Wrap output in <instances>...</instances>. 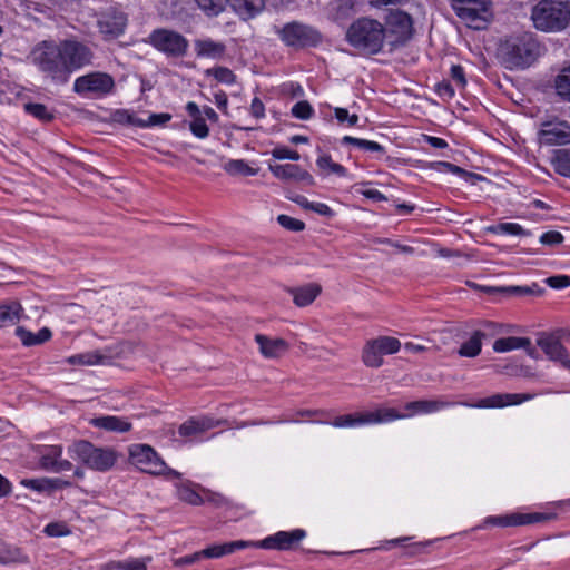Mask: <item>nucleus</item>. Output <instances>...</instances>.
<instances>
[{"instance_id": "6e6552de", "label": "nucleus", "mask_w": 570, "mask_h": 570, "mask_svg": "<svg viewBox=\"0 0 570 570\" xmlns=\"http://www.w3.org/2000/svg\"><path fill=\"white\" fill-rule=\"evenodd\" d=\"M402 344L393 336H379L366 341L362 350V361L365 366L377 368L383 365V356L395 354Z\"/></svg>"}, {"instance_id": "2f4dec72", "label": "nucleus", "mask_w": 570, "mask_h": 570, "mask_svg": "<svg viewBox=\"0 0 570 570\" xmlns=\"http://www.w3.org/2000/svg\"><path fill=\"white\" fill-rule=\"evenodd\" d=\"M224 170L230 176H255L258 168L250 167L244 159H230L224 164Z\"/></svg>"}, {"instance_id": "c756f323", "label": "nucleus", "mask_w": 570, "mask_h": 570, "mask_svg": "<svg viewBox=\"0 0 570 570\" xmlns=\"http://www.w3.org/2000/svg\"><path fill=\"white\" fill-rule=\"evenodd\" d=\"M16 335L24 346H33L48 342L52 336V332L49 327H42L37 333H32L23 326H18Z\"/></svg>"}, {"instance_id": "f3484780", "label": "nucleus", "mask_w": 570, "mask_h": 570, "mask_svg": "<svg viewBox=\"0 0 570 570\" xmlns=\"http://www.w3.org/2000/svg\"><path fill=\"white\" fill-rule=\"evenodd\" d=\"M540 140L546 145H564L570 141V126L567 122L546 124L540 131Z\"/></svg>"}, {"instance_id": "13d9d810", "label": "nucleus", "mask_w": 570, "mask_h": 570, "mask_svg": "<svg viewBox=\"0 0 570 570\" xmlns=\"http://www.w3.org/2000/svg\"><path fill=\"white\" fill-rule=\"evenodd\" d=\"M171 119L170 114H151L148 116V118L144 119V128L145 127H154V126H161L168 122Z\"/></svg>"}, {"instance_id": "4c0bfd02", "label": "nucleus", "mask_w": 570, "mask_h": 570, "mask_svg": "<svg viewBox=\"0 0 570 570\" xmlns=\"http://www.w3.org/2000/svg\"><path fill=\"white\" fill-rule=\"evenodd\" d=\"M488 230L493 234H509L515 236L531 235L529 230L523 229V227L517 223H500L498 225L489 227Z\"/></svg>"}, {"instance_id": "0e129e2a", "label": "nucleus", "mask_w": 570, "mask_h": 570, "mask_svg": "<svg viewBox=\"0 0 570 570\" xmlns=\"http://www.w3.org/2000/svg\"><path fill=\"white\" fill-rule=\"evenodd\" d=\"M250 114L257 119H261L265 116V106H264L263 101L257 97H255L252 100Z\"/></svg>"}, {"instance_id": "3c124183", "label": "nucleus", "mask_w": 570, "mask_h": 570, "mask_svg": "<svg viewBox=\"0 0 570 570\" xmlns=\"http://www.w3.org/2000/svg\"><path fill=\"white\" fill-rule=\"evenodd\" d=\"M21 484L28 489L38 491V492H49V478H39V479H24L21 481Z\"/></svg>"}, {"instance_id": "f257e3e1", "label": "nucleus", "mask_w": 570, "mask_h": 570, "mask_svg": "<svg viewBox=\"0 0 570 570\" xmlns=\"http://www.w3.org/2000/svg\"><path fill=\"white\" fill-rule=\"evenodd\" d=\"M30 57L52 81L66 83L73 71L92 63L94 51L77 39H65L58 43L43 40L32 49Z\"/></svg>"}, {"instance_id": "f8f14e48", "label": "nucleus", "mask_w": 570, "mask_h": 570, "mask_svg": "<svg viewBox=\"0 0 570 570\" xmlns=\"http://www.w3.org/2000/svg\"><path fill=\"white\" fill-rule=\"evenodd\" d=\"M115 87L114 78L104 72H91L78 77L73 83V91L79 95H107Z\"/></svg>"}, {"instance_id": "4be33fe9", "label": "nucleus", "mask_w": 570, "mask_h": 570, "mask_svg": "<svg viewBox=\"0 0 570 570\" xmlns=\"http://www.w3.org/2000/svg\"><path fill=\"white\" fill-rule=\"evenodd\" d=\"M518 348H523L529 356L535 357L537 350L532 346L531 340L528 337L509 336L498 338L493 343V350L498 353H504Z\"/></svg>"}, {"instance_id": "c9c22d12", "label": "nucleus", "mask_w": 570, "mask_h": 570, "mask_svg": "<svg viewBox=\"0 0 570 570\" xmlns=\"http://www.w3.org/2000/svg\"><path fill=\"white\" fill-rule=\"evenodd\" d=\"M62 448L60 445H49L43 449L40 456V464L45 470L51 471L56 462L61 458Z\"/></svg>"}, {"instance_id": "20e7f679", "label": "nucleus", "mask_w": 570, "mask_h": 570, "mask_svg": "<svg viewBox=\"0 0 570 570\" xmlns=\"http://www.w3.org/2000/svg\"><path fill=\"white\" fill-rule=\"evenodd\" d=\"M531 19L539 30H563L570 26V0H541L532 8Z\"/></svg>"}, {"instance_id": "a19ab883", "label": "nucleus", "mask_w": 570, "mask_h": 570, "mask_svg": "<svg viewBox=\"0 0 570 570\" xmlns=\"http://www.w3.org/2000/svg\"><path fill=\"white\" fill-rule=\"evenodd\" d=\"M24 110L32 117L43 121L50 122L55 118V114L42 104L29 102L24 105Z\"/></svg>"}, {"instance_id": "5701e85b", "label": "nucleus", "mask_w": 570, "mask_h": 570, "mask_svg": "<svg viewBox=\"0 0 570 570\" xmlns=\"http://www.w3.org/2000/svg\"><path fill=\"white\" fill-rule=\"evenodd\" d=\"M452 8L456 16L465 21L470 27L480 29L481 26L479 22L485 21V13L489 11V6H462V4H452Z\"/></svg>"}, {"instance_id": "473e14b6", "label": "nucleus", "mask_w": 570, "mask_h": 570, "mask_svg": "<svg viewBox=\"0 0 570 570\" xmlns=\"http://www.w3.org/2000/svg\"><path fill=\"white\" fill-rule=\"evenodd\" d=\"M195 2L203 13L209 18L218 17L228 6V0H195Z\"/></svg>"}, {"instance_id": "9b49d317", "label": "nucleus", "mask_w": 570, "mask_h": 570, "mask_svg": "<svg viewBox=\"0 0 570 570\" xmlns=\"http://www.w3.org/2000/svg\"><path fill=\"white\" fill-rule=\"evenodd\" d=\"M405 416V414L399 413L395 409L383 407L373 412H367L357 415L346 414L336 416L335 420L332 422V425H334L335 428H347L362 424H376L383 422H391L397 419H403Z\"/></svg>"}, {"instance_id": "bf43d9fd", "label": "nucleus", "mask_w": 570, "mask_h": 570, "mask_svg": "<svg viewBox=\"0 0 570 570\" xmlns=\"http://www.w3.org/2000/svg\"><path fill=\"white\" fill-rule=\"evenodd\" d=\"M546 283L550 287L556 288V289L566 288V287L570 286V276H568V275L551 276L546 279Z\"/></svg>"}, {"instance_id": "a211bd4d", "label": "nucleus", "mask_w": 570, "mask_h": 570, "mask_svg": "<svg viewBox=\"0 0 570 570\" xmlns=\"http://www.w3.org/2000/svg\"><path fill=\"white\" fill-rule=\"evenodd\" d=\"M550 517L544 513H512L510 515L491 518V522L499 527H518L543 522L549 520Z\"/></svg>"}, {"instance_id": "37998d69", "label": "nucleus", "mask_w": 570, "mask_h": 570, "mask_svg": "<svg viewBox=\"0 0 570 570\" xmlns=\"http://www.w3.org/2000/svg\"><path fill=\"white\" fill-rule=\"evenodd\" d=\"M430 167L438 169V170L450 171L452 174L460 175L464 178H475L479 180L483 179L482 176H480L478 174L469 173L465 169H463L454 164L448 163V161H435V163H432L430 165Z\"/></svg>"}, {"instance_id": "a878e982", "label": "nucleus", "mask_w": 570, "mask_h": 570, "mask_svg": "<svg viewBox=\"0 0 570 570\" xmlns=\"http://www.w3.org/2000/svg\"><path fill=\"white\" fill-rule=\"evenodd\" d=\"M90 424L97 429L108 432L125 433L131 430L130 422L122 417L112 415L94 417L90 420Z\"/></svg>"}, {"instance_id": "9d476101", "label": "nucleus", "mask_w": 570, "mask_h": 570, "mask_svg": "<svg viewBox=\"0 0 570 570\" xmlns=\"http://www.w3.org/2000/svg\"><path fill=\"white\" fill-rule=\"evenodd\" d=\"M566 335L562 328L552 332L538 333L537 344L553 362H559L564 368L570 371V357L567 348L562 345L561 341Z\"/></svg>"}, {"instance_id": "bb28decb", "label": "nucleus", "mask_w": 570, "mask_h": 570, "mask_svg": "<svg viewBox=\"0 0 570 570\" xmlns=\"http://www.w3.org/2000/svg\"><path fill=\"white\" fill-rule=\"evenodd\" d=\"M23 314L22 305L16 299L0 304V328L17 324Z\"/></svg>"}, {"instance_id": "680f3d73", "label": "nucleus", "mask_w": 570, "mask_h": 570, "mask_svg": "<svg viewBox=\"0 0 570 570\" xmlns=\"http://www.w3.org/2000/svg\"><path fill=\"white\" fill-rule=\"evenodd\" d=\"M451 78L456 85L461 88H464L466 85V79L464 75V70L460 65H453L451 67Z\"/></svg>"}, {"instance_id": "72a5a7b5", "label": "nucleus", "mask_w": 570, "mask_h": 570, "mask_svg": "<svg viewBox=\"0 0 570 570\" xmlns=\"http://www.w3.org/2000/svg\"><path fill=\"white\" fill-rule=\"evenodd\" d=\"M106 361H108V356H105L97 351L72 355L67 358V362L71 365H96L104 364Z\"/></svg>"}, {"instance_id": "f03ea898", "label": "nucleus", "mask_w": 570, "mask_h": 570, "mask_svg": "<svg viewBox=\"0 0 570 570\" xmlns=\"http://www.w3.org/2000/svg\"><path fill=\"white\" fill-rule=\"evenodd\" d=\"M386 29L375 19L360 18L347 29L348 43L366 53L374 55L382 50Z\"/></svg>"}, {"instance_id": "09e8293b", "label": "nucleus", "mask_w": 570, "mask_h": 570, "mask_svg": "<svg viewBox=\"0 0 570 570\" xmlns=\"http://www.w3.org/2000/svg\"><path fill=\"white\" fill-rule=\"evenodd\" d=\"M313 114L314 109L307 100H301L292 108V115L297 119L307 120Z\"/></svg>"}, {"instance_id": "58836bf2", "label": "nucleus", "mask_w": 570, "mask_h": 570, "mask_svg": "<svg viewBox=\"0 0 570 570\" xmlns=\"http://www.w3.org/2000/svg\"><path fill=\"white\" fill-rule=\"evenodd\" d=\"M177 497L183 502L191 505H200L204 503L203 498L190 487V484H177Z\"/></svg>"}, {"instance_id": "7c9ffc66", "label": "nucleus", "mask_w": 570, "mask_h": 570, "mask_svg": "<svg viewBox=\"0 0 570 570\" xmlns=\"http://www.w3.org/2000/svg\"><path fill=\"white\" fill-rule=\"evenodd\" d=\"M485 336V334L481 331H475L472 336L469 338V341L464 342L459 351L458 354L462 357H475L481 353L482 348V338Z\"/></svg>"}, {"instance_id": "49530a36", "label": "nucleus", "mask_w": 570, "mask_h": 570, "mask_svg": "<svg viewBox=\"0 0 570 570\" xmlns=\"http://www.w3.org/2000/svg\"><path fill=\"white\" fill-rule=\"evenodd\" d=\"M207 75H212L218 82L223 83H234L236 80L235 73L227 67H216L213 69L206 70Z\"/></svg>"}, {"instance_id": "338daca9", "label": "nucleus", "mask_w": 570, "mask_h": 570, "mask_svg": "<svg viewBox=\"0 0 570 570\" xmlns=\"http://www.w3.org/2000/svg\"><path fill=\"white\" fill-rule=\"evenodd\" d=\"M494 291L504 292V293L513 294V295H529L530 286H508V287L494 288Z\"/></svg>"}, {"instance_id": "a18cd8bd", "label": "nucleus", "mask_w": 570, "mask_h": 570, "mask_svg": "<svg viewBox=\"0 0 570 570\" xmlns=\"http://www.w3.org/2000/svg\"><path fill=\"white\" fill-rule=\"evenodd\" d=\"M446 403L441 401H414L405 405V409L412 412L431 413L445 406Z\"/></svg>"}, {"instance_id": "39448f33", "label": "nucleus", "mask_w": 570, "mask_h": 570, "mask_svg": "<svg viewBox=\"0 0 570 570\" xmlns=\"http://www.w3.org/2000/svg\"><path fill=\"white\" fill-rule=\"evenodd\" d=\"M129 461L144 473L163 475L166 479L181 478V473L167 466L165 461L148 444H134L129 448Z\"/></svg>"}, {"instance_id": "1a4fd4ad", "label": "nucleus", "mask_w": 570, "mask_h": 570, "mask_svg": "<svg viewBox=\"0 0 570 570\" xmlns=\"http://www.w3.org/2000/svg\"><path fill=\"white\" fill-rule=\"evenodd\" d=\"M149 42L168 57H183L188 49V40L177 31L156 29L149 35Z\"/></svg>"}, {"instance_id": "b1692460", "label": "nucleus", "mask_w": 570, "mask_h": 570, "mask_svg": "<svg viewBox=\"0 0 570 570\" xmlns=\"http://www.w3.org/2000/svg\"><path fill=\"white\" fill-rule=\"evenodd\" d=\"M233 11L244 21L259 14L265 8V0H228Z\"/></svg>"}, {"instance_id": "dca6fc26", "label": "nucleus", "mask_w": 570, "mask_h": 570, "mask_svg": "<svg viewBox=\"0 0 570 570\" xmlns=\"http://www.w3.org/2000/svg\"><path fill=\"white\" fill-rule=\"evenodd\" d=\"M225 422V420H214L209 416L190 417L178 428V433L185 438L196 436Z\"/></svg>"}, {"instance_id": "4d7b16f0", "label": "nucleus", "mask_w": 570, "mask_h": 570, "mask_svg": "<svg viewBox=\"0 0 570 570\" xmlns=\"http://www.w3.org/2000/svg\"><path fill=\"white\" fill-rule=\"evenodd\" d=\"M334 114L338 122L347 121L350 126H355L358 122V116L356 114L350 115L345 108L336 107Z\"/></svg>"}, {"instance_id": "de8ad7c7", "label": "nucleus", "mask_w": 570, "mask_h": 570, "mask_svg": "<svg viewBox=\"0 0 570 570\" xmlns=\"http://www.w3.org/2000/svg\"><path fill=\"white\" fill-rule=\"evenodd\" d=\"M277 223L285 229L291 232H302L305 229V223L297 218L291 217L288 215H278Z\"/></svg>"}, {"instance_id": "5fc2aeb1", "label": "nucleus", "mask_w": 570, "mask_h": 570, "mask_svg": "<svg viewBox=\"0 0 570 570\" xmlns=\"http://www.w3.org/2000/svg\"><path fill=\"white\" fill-rule=\"evenodd\" d=\"M564 237L560 232L549 230L540 236V243L546 246H556L563 242Z\"/></svg>"}, {"instance_id": "864d4df0", "label": "nucleus", "mask_w": 570, "mask_h": 570, "mask_svg": "<svg viewBox=\"0 0 570 570\" xmlns=\"http://www.w3.org/2000/svg\"><path fill=\"white\" fill-rule=\"evenodd\" d=\"M43 532L49 537H63L70 533L67 525L62 522H51L47 524Z\"/></svg>"}, {"instance_id": "c03bdc74", "label": "nucleus", "mask_w": 570, "mask_h": 570, "mask_svg": "<svg viewBox=\"0 0 570 570\" xmlns=\"http://www.w3.org/2000/svg\"><path fill=\"white\" fill-rule=\"evenodd\" d=\"M342 142L345 145H354L361 149L373 151V153H383L384 151V147L382 145H380L376 141H372V140L355 138V137H351V136H344L342 139Z\"/></svg>"}, {"instance_id": "6e6d98bb", "label": "nucleus", "mask_w": 570, "mask_h": 570, "mask_svg": "<svg viewBox=\"0 0 570 570\" xmlns=\"http://www.w3.org/2000/svg\"><path fill=\"white\" fill-rule=\"evenodd\" d=\"M272 156L275 159H291L298 160L301 158L296 150H291L287 147H276L272 150Z\"/></svg>"}, {"instance_id": "4468645a", "label": "nucleus", "mask_w": 570, "mask_h": 570, "mask_svg": "<svg viewBox=\"0 0 570 570\" xmlns=\"http://www.w3.org/2000/svg\"><path fill=\"white\" fill-rule=\"evenodd\" d=\"M387 30L395 36V41L406 42L413 35V21L409 13L404 11L391 12L386 20Z\"/></svg>"}, {"instance_id": "052dcab7", "label": "nucleus", "mask_w": 570, "mask_h": 570, "mask_svg": "<svg viewBox=\"0 0 570 570\" xmlns=\"http://www.w3.org/2000/svg\"><path fill=\"white\" fill-rule=\"evenodd\" d=\"M435 92L441 98H448V99L454 97V94H455L453 86L450 83V81H446V80H443L435 85Z\"/></svg>"}, {"instance_id": "423d86ee", "label": "nucleus", "mask_w": 570, "mask_h": 570, "mask_svg": "<svg viewBox=\"0 0 570 570\" xmlns=\"http://www.w3.org/2000/svg\"><path fill=\"white\" fill-rule=\"evenodd\" d=\"M71 451L83 464L99 472L110 470L118 460V453L114 449L97 448L83 440L73 443Z\"/></svg>"}, {"instance_id": "6ab92c4d", "label": "nucleus", "mask_w": 570, "mask_h": 570, "mask_svg": "<svg viewBox=\"0 0 570 570\" xmlns=\"http://www.w3.org/2000/svg\"><path fill=\"white\" fill-rule=\"evenodd\" d=\"M255 342L259 346L261 354L266 358L281 357L289 348V344L284 338H271L264 334H256Z\"/></svg>"}, {"instance_id": "69168bd1", "label": "nucleus", "mask_w": 570, "mask_h": 570, "mask_svg": "<svg viewBox=\"0 0 570 570\" xmlns=\"http://www.w3.org/2000/svg\"><path fill=\"white\" fill-rule=\"evenodd\" d=\"M202 557V551H198V552H195L193 554H189V556H185V557H181V558H178L174 561V564L176 567H184V566H188V564H191L196 561H198Z\"/></svg>"}, {"instance_id": "c85d7f7f", "label": "nucleus", "mask_w": 570, "mask_h": 570, "mask_svg": "<svg viewBox=\"0 0 570 570\" xmlns=\"http://www.w3.org/2000/svg\"><path fill=\"white\" fill-rule=\"evenodd\" d=\"M254 546L253 542L245 540H237L232 542H225L222 544H214L204 550H202L203 558H220L226 554H230L239 549H245L247 547Z\"/></svg>"}, {"instance_id": "ea45409f", "label": "nucleus", "mask_w": 570, "mask_h": 570, "mask_svg": "<svg viewBox=\"0 0 570 570\" xmlns=\"http://www.w3.org/2000/svg\"><path fill=\"white\" fill-rule=\"evenodd\" d=\"M556 171L564 177L570 178V149H560L553 158Z\"/></svg>"}, {"instance_id": "7ed1b4c3", "label": "nucleus", "mask_w": 570, "mask_h": 570, "mask_svg": "<svg viewBox=\"0 0 570 570\" xmlns=\"http://www.w3.org/2000/svg\"><path fill=\"white\" fill-rule=\"evenodd\" d=\"M500 51L505 63L511 68H525L533 63L541 53V45L531 32H523L508 38Z\"/></svg>"}, {"instance_id": "412c9836", "label": "nucleus", "mask_w": 570, "mask_h": 570, "mask_svg": "<svg viewBox=\"0 0 570 570\" xmlns=\"http://www.w3.org/2000/svg\"><path fill=\"white\" fill-rule=\"evenodd\" d=\"M98 26L100 32L106 37L116 38L124 32L127 17L122 12L107 13L98 21Z\"/></svg>"}, {"instance_id": "79ce46f5", "label": "nucleus", "mask_w": 570, "mask_h": 570, "mask_svg": "<svg viewBox=\"0 0 570 570\" xmlns=\"http://www.w3.org/2000/svg\"><path fill=\"white\" fill-rule=\"evenodd\" d=\"M554 83L557 94L564 100L570 101V66L562 69Z\"/></svg>"}, {"instance_id": "e2e57ef3", "label": "nucleus", "mask_w": 570, "mask_h": 570, "mask_svg": "<svg viewBox=\"0 0 570 570\" xmlns=\"http://www.w3.org/2000/svg\"><path fill=\"white\" fill-rule=\"evenodd\" d=\"M118 569L122 570H147V566L144 561L134 559L118 564Z\"/></svg>"}, {"instance_id": "393cba45", "label": "nucleus", "mask_w": 570, "mask_h": 570, "mask_svg": "<svg viewBox=\"0 0 570 570\" xmlns=\"http://www.w3.org/2000/svg\"><path fill=\"white\" fill-rule=\"evenodd\" d=\"M321 292L322 287L316 283H309L304 286L288 288V293L293 296L294 304L298 307L311 305L321 294Z\"/></svg>"}, {"instance_id": "2eb2a0df", "label": "nucleus", "mask_w": 570, "mask_h": 570, "mask_svg": "<svg viewBox=\"0 0 570 570\" xmlns=\"http://www.w3.org/2000/svg\"><path fill=\"white\" fill-rule=\"evenodd\" d=\"M269 170L276 178L282 180L303 181L307 186L315 185L313 176L295 164L269 165Z\"/></svg>"}, {"instance_id": "774afa93", "label": "nucleus", "mask_w": 570, "mask_h": 570, "mask_svg": "<svg viewBox=\"0 0 570 570\" xmlns=\"http://www.w3.org/2000/svg\"><path fill=\"white\" fill-rule=\"evenodd\" d=\"M311 210L325 217L334 216V210L324 203H314L313 206H311Z\"/></svg>"}, {"instance_id": "8fccbe9b", "label": "nucleus", "mask_w": 570, "mask_h": 570, "mask_svg": "<svg viewBox=\"0 0 570 570\" xmlns=\"http://www.w3.org/2000/svg\"><path fill=\"white\" fill-rule=\"evenodd\" d=\"M27 563L28 557L21 552L20 549L7 550L0 556V563Z\"/></svg>"}, {"instance_id": "ddd939ff", "label": "nucleus", "mask_w": 570, "mask_h": 570, "mask_svg": "<svg viewBox=\"0 0 570 570\" xmlns=\"http://www.w3.org/2000/svg\"><path fill=\"white\" fill-rule=\"evenodd\" d=\"M306 537L303 529L293 531H278L257 543L263 549L291 550L295 543H298Z\"/></svg>"}, {"instance_id": "603ef678", "label": "nucleus", "mask_w": 570, "mask_h": 570, "mask_svg": "<svg viewBox=\"0 0 570 570\" xmlns=\"http://www.w3.org/2000/svg\"><path fill=\"white\" fill-rule=\"evenodd\" d=\"M189 128L193 135L200 139L206 138L209 134V128L202 117H196V119L190 122Z\"/></svg>"}, {"instance_id": "f704fd0d", "label": "nucleus", "mask_w": 570, "mask_h": 570, "mask_svg": "<svg viewBox=\"0 0 570 570\" xmlns=\"http://www.w3.org/2000/svg\"><path fill=\"white\" fill-rule=\"evenodd\" d=\"M316 165L322 171L334 174L338 177H344L347 173L346 168L341 164L333 161L330 155L320 156L316 159Z\"/></svg>"}, {"instance_id": "cd10ccee", "label": "nucleus", "mask_w": 570, "mask_h": 570, "mask_svg": "<svg viewBox=\"0 0 570 570\" xmlns=\"http://www.w3.org/2000/svg\"><path fill=\"white\" fill-rule=\"evenodd\" d=\"M195 52L198 57L219 59L226 52V46L223 42L213 39H197L194 42Z\"/></svg>"}, {"instance_id": "0eeeda50", "label": "nucleus", "mask_w": 570, "mask_h": 570, "mask_svg": "<svg viewBox=\"0 0 570 570\" xmlns=\"http://www.w3.org/2000/svg\"><path fill=\"white\" fill-rule=\"evenodd\" d=\"M275 32L286 46L294 48L316 47L322 41V35L317 29L299 21L276 27Z\"/></svg>"}, {"instance_id": "aec40b11", "label": "nucleus", "mask_w": 570, "mask_h": 570, "mask_svg": "<svg viewBox=\"0 0 570 570\" xmlns=\"http://www.w3.org/2000/svg\"><path fill=\"white\" fill-rule=\"evenodd\" d=\"M533 399L532 394H518V393H503L493 394L491 396L481 399L475 406L476 407H503L507 405H518L525 401Z\"/></svg>"}, {"instance_id": "e433bc0d", "label": "nucleus", "mask_w": 570, "mask_h": 570, "mask_svg": "<svg viewBox=\"0 0 570 570\" xmlns=\"http://www.w3.org/2000/svg\"><path fill=\"white\" fill-rule=\"evenodd\" d=\"M114 122L144 128V119L138 118L134 112L126 109H117L111 114Z\"/></svg>"}]
</instances>
